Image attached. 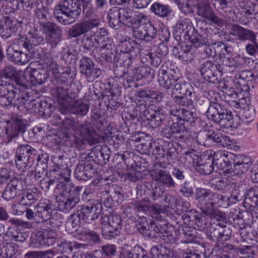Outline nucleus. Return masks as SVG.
Listing matches in <instances>:
<instances>
[{"label": "nucleus", "mask_w": 258, "mask_h": 258, "mask_svg": "<svg viewBox=\"0 0 258 258\" xmlns=\"http://www.w3.org/2000/svg\"><path fill=\"white\" fill-rule=\"evenodd\" d=\"M100 194V201L107 208L118 205L121 203L124 198L122 188L116 184L112 185L108 191H103Z\"/></svg>", "instance_id": "10"}, {"label": "nucleus", "mask_w": 258, "mask_h": 258, "mask_svg": "<svg viewBox=\"0 0 258 258\" xmlns=\"http://www.w3.org/2000/svg\"><path fill=\"white\" fill-rule=\"evenodd\" d=\"M149 227L150 228L148 229V231L147 233H146V236L151 238L162 237L161 229L155 221L152 220H150Z\"/></svg>", "instance_id": "62"}, {"label": "nucleus", "mask_w": 258, "mask_h": 258, "mask_svg": "<svg viewBox=\"0 0 258 258\" xmlns=\"http://www.w3.org/2000/svg\"><path fill=\"white\" fill-rule=\"evenodd\" d=\"M193 217L194 219L186 214L182 216V218L186 224L193 227L196 229L200 230L204 229L207 222V220L205 216L201 214H198L195 215Z\"/></svg>", "instance_id": "35"}, {"label": "nucleus", "mask_w": 258, "mask_h": 258, "mask_svg": "<svg viewBox=\"0 0 258 258\" xmlns=\"http://www.w3.org/2000/svg\"><path fill=\"white\" fill-rule=\"evenodd\" d=\"M162 58L156 54L147 52L142 56V61L147 63V65L150 63L154 67H158L162 62Z\"/></svg>", "instance_id": "55"}, {"label": "nucleus", "mask_w": 258, "mask_h": 258, "mask_svg": "<svg viewBox=\"0 0 258 258\" xmlns=\"http://www.w3.org/2000/svg\"><path fill=\"white\" fill-rule=\"evenodd\" d=\"M36 238H34L33 242L35 244L34 247H40L43 245H49L50 242L53 243L54 241V236L51 234V232L49 234L46 231H39L37 233Z\"/></svg>", "instance_id": "43"}, {"label": "nucleus", "mask_w": 258, "mask_h": 258, "mask_svg": "<svg viewBox=\"0 0 258 258\" xmlns=\"http://www.w3.org/2000/svg\"><path fill=\"white\" fill-rule=\"evenodd\" d=\"M196 140L199 145L205 147H211V141L210 140V135L205 131H201L197 133L196 136Z\"/></svg>", "instance_id": "63"}, {"label": "nucleus", "mask_w": 258, "mask_h": 258, "mask_svg": "<svg viewBox=\"0 0 258 258\" xmlns=\"http://www.w3.org/2000/svg\"><path fill=\"white\" fill-rule=\"evenodd\" d=\"M211 224L207 229L206 233L209 238L213 241H226L231 235V230L224 223L217 221Z\"/></svg>", "instance_id": "11"}, {"label": "nucleus", "mask_w": 258, "mask_h": 258, "mask_svg": "<svg viewBox=\"0 0 258 258\" xmlns=\"http://www.w3.org/2000/svg\"><path fill=\"white\" fill-rule=\"evenodd\" d=\"M101 24L99 18H91L87 20L79 21L69 29L68 35L70 38H77L99 27Z\"/></svg>", "instance_id": "7"}, {"label": "nucleus", "mask_w": 258, "mask_h": 258, "mask_svg": "<svg viewBox=\"0 0 258 258\" xmlns=\"http://www.w3.org/2000/svg\"><path fill=\"white\" fill-rule=\"evenodd\" d=\"M30 82L35 84H42L45 82L48 77L47 74L44 70L33 69L29 74Z\"/></svg>", "instance_id": "48"}, {"label": "nucleus", "mask_w": 258, "mask_h": 258, "mask_svg": "<svg viewBox=\"0 0 258 258\" xmlns=\"http://www.w3.org/2000/svg\"><path fill=\"white\" fill-rule=\"evenodd\" d=\"M126 258H148L144 253L143 249L139 246H135L126 251Z\"/></svg>", "instance_id": "64"}, {"label": "nucleus", "mask_w": 258, "mask_h": 258, "mask_svg": "<svg viewBox=\"0 0 258 258\" xmlns=\"http://www.w3.org/2000/svg\"><path fill=\"white\" fill-rule=\"evenodd\" d=\"M215 9L224 17L231 8L228 6L227 0H212Z\"/></svg>", "instance_id": "58"}, {"label": "nucleus", "mask_w": 258, "mask_h": 258, "mask_svg": "<svg viewBox=\"0 0 258 258\" xmlns=\"http://www.w3.org/2000/svg\"><path fill=\"white\" fill-rule=\"evenodd\" d=\"M81 6L80 0H63L55 7L53 14L59 23L69 25L80 17Z\"/></svg>", "instance_id": "2"}, {"label": "nucleus", "mask_w": 258, "mask_h": 258, "mask_svg": "<svg viewBox=\"0 0 258 258\" xmlns=\"http://www.w3.org/2000/svg\"><path fill=\"white\" fill-rule=\"evenodd\" d=\"M120 230L114 229L110 225H104L102 227V234L106 239H112L119 235Z\"/></svg>", "instance_id": "59"}, {"label": "nucleus", "mask_w": 258, "mask_h": 258, "mask_svg": "<svg viewBox=\"0 0 258 258\" xmlns=\"http://www.w3.org/2000/svg\"><path fill=\"white\" fill-rule=\"evenodd\" d=\"M243 58L240 56L234 57H225L222 64V72L225 73H234L243 68Z\"/></svg>", "instance_id": "28"}, {"label": "nucleus", "mask_w": 258, "mask_h": 258, "mask_svg": "<svg viewBox=\"0 0 258 258\" xmlns=\"http://www.w3.org/2000/svg\"><path fill=\"white\" fill-rule=\"evenodd\" d=\"M185 131V127L183 123L180 124L178 122H173L169 128L166 129L164 135L166 138H169L171 135L180 134L183 133Z\"/></svg>", "instance_id": "56"}, {"label": "nucleus", "mask_w": 258, "mask_h": 258, "mask_svg": "<svg viewBox=\"0 0 258 258\" xmlns=\"http://www.w3.org/2000/svg\"><path fill=\"white\" fill-rule=\"evenodd\" d=\"M194 29L191 21L188 19H181L178 20L175 27V31L183 37L188 35L189 31Z\"/></svg>", "instance_id": "45"}, {"label": "nucleus", "mask_w": 258, "mask_h": 258, "mask_svg": "<svg viewBox=\"0 0 258 258\" xmlns=\"http://www.w3.org/2000/svg\"><path fill=\"white\" fill-rule=\"evenodd\" d=\"M162 97L163 94L151 92L149 90H139L136 93V99L139 102L142 101L145 102L149 98L154 99L157 102H160Z\"/></svg>", "instance_id": "44"}, {"label": "nucleus", "mask_w": 258, "mask_h": 258, "mask_svg": "<svg viewBox=\"0 0 258 258\" xmlns=\"http://www.w3.org/2000/svg\"><path fill=\"white\" fill-rule=\"evenodd\" d=\"M164 155L169 162L171 160L175 159L177 156L176 148L172 143L168 142L164 143Z\"/></svg>", "instance_id": "61"}, {"label": "nucleus", "mask_w": 258, "mask_h": 258, "mask_svg": "<svg viewBox=\"0 0 258 258\" xmlns=\"http://www.w3.org/2000/svg\"><path fill=\"white\" fill-rule=\"evenodd\" d=\"M80 69L81 73L85 75L89 82H92L102 74L101 70L96 67L92 60L89 57H84L81 59Z\"/></svg>", "instance_id": "14"}, {"label": "nucleus", "mask_w": 258, "mask_h": 258, "mask_svg": "<svg viewBox=\"0 0 258 258\" xmlns=\"http://www.w3.org/2000/svg\"><path fill=\"white\" fill-rule=\"evenodd\" d=\"M36 150L29 145L21 146L17 151L16 159L15 160L17 167L25 170L27 167L32 165L35 157L37 164L35 169L46 171L49 160V156L47 154L37 155Z\"/></svg>", "instance_id": "1"}, {"label": "nucleus", "mask_w": 258, "mask_h": 258, "mask_svg": "<svg viewBox=\"0 0 258 258\" xmlns=\"http://www.w3.org/2000/svg\"><path fill=\"white\" fill-rule=\"evenodd\" d=\"M109 151H105L104 149H94L89 154V158L98 164L103 165L106 164L109 161L110 154Z\"/></svg>", "instance_id": "42"}, {"label": "nucleus", "mask_w": 258, "mask_h": 258, "mask_svg": "<svg viewBox=\"0 0 258 258\" xmlns=\"http://www.w3.org/2000/svg\"><path fill=\"white\" fill-rule=\"evenodd\" d=\"M89 32L90 35H84L83 37L82 41L84 47L87 49H91L94 47L98 42L99 38L108 35V31L105 28H97L96 29L92 30V32Z\"/></svg>", "instance_id": "21"}, {"label": "nucleus", "mask_w": 258, "mask_h": 258, "mask_svg": "<svg viewBox=\"0 0 258 258\" xmlns=\"http://www.w3.org/2000/svg\"><path fill=\"white\" fill-rule=\"evenodd\" d=\"M233 168H227L226 173L231 175H239L246 172L250 167L251 162L249 156H240L234 160Z\"/></svg>", "instance_id": "18"}, {"label": "nucleus", "mask_w": 258, "mask_h": 258, "mask_svg": "<svg viewBox=\"0 0 258 258\" xmlns=\"http://www.w3.org/2000/svg\"><path fill=\"white\" fill-rule=\"evenodd\" d=\"M152 178L159 181L166 187L172 188L175 186V183L169 171L162 169L156 170L152 174Z\"/></svg>", "instance_id": "32"}, {"label": "nucleus", "mask_w": 258, "mask_h": 258, "mask_svg": "<svg viewBox=\"0 0 258 258\" xmlns=\"http://www.w3.org/2000/svg\"><path fill=\"white\" fill-rule=\"evenodd\" d=\"M72 128L80 135V137L76 135L74 136L73 141L76 146L79 147L84 144L85 141L89 144H95L97 142V138L95 131L87 122L80 123L79 122H74Z\"/></svg>", "instance_id": "5"}, {"label": "nucleus", "mask_w": 258, "mask_h": 258, "mask_svg": "<svg viewBox=\"0 0 258 258\" xmlns=\"http://www.w3.org/2000/svg\"><path fill=\"white\" fill-rule=\"evenodd\" d=\"M174 91L180 96H175V102L182 106L191 105L196 99L194 88L189 82L180 81L175 84Z\"/></svg>", "instance_id": "4"}, {"label": "nucleus", "mask_w": 258, "mask_h": 258, "mask_svg": "<svg viewBox=\"0 0 258 258\" xmlns=\"http://www.w3.org/2000/svg\"><path fill=\"white\" fill-rule=\"evenodd\" d=\"M229 11L224 16L228 21L237 22L241 25H246L249 22L248 19L242 14H235V12L232 9H229Z\"/></svg>", "instance_id": "47"}, {"label": "nucleus", "mask_w": 258, "mask_h": 258, "mask_svg": "<svg viewBox=\"0 0 258 258\" xmlns=\"http://www.w3.org/2000/svg\"><path fill=\"white\" fill-rule=\"evenodd\" d=\"M102 210V204L98 200H92L82 207L77 217L79 220L90 223L91 221L95 220L99 217Z\"/></svg>", "instance_id": "9"}, {"label": "nucleus", "mask_w": 258, "mask_h": 258, "mask_svg": "<svg viewBox=\"0 0 258 258\" xmlns=\"http://www.w3.org/2000/svg\"><path fill=\"white\" fill-rule=\"evenodd\" d=\"M215 158L212 154H204L200 157L199 162L196 164V170L201 174L208 175L211 173L214 169Z\"/></svg>", "instance_id": "24"}, {"label": "nucleus", "mask_w": 258, "mask_h": 258, "mask_svg": "<svg viewBox=\"0 0 258 258\" xmlns=\"http://www.w3.org/2000/svg\"><path fill=\"white\" fill-rule=\"evenodd\" d=\"M151 24L149 17L142 13L138 15H134L131 10V14L128 15L126 27L128 28H139L142 27V26Z\"/></svg>", "instance_id": "34"}, {"label": "nucleus", "mask_w": 258, "mask_h": 258, "mask_svg": "<svg viewBox=\"0 0 258 258\" xmlns=\"http://www.w3.org/2000/svg\"><path fill=\"white\" fill-rule=\"evenodd\" d=\"M171 73V70L164 65L160 68L158 71V82L160 86L166 89L172 88L177 82L176 79Z\"/></svg>", "instance_id": "25"}, {"label": "nucleus", "mask_w": 258, "mask_h": 258, "mask_svg": "<svg viewBox=\"0 0 258 258\" xmlns=\"http://www.w3.org/2000/svg\"><path fill=\"white\" fill-rule=\"evenodd\" d=\"M7 55L9 60L23 64L28 63L31 58V55L26 51L24 53L22 51L15 50L12 47L7 49Z\"/></svg>", "instance_id": "33"}, {"label": "nucleus", "mask_w": 258, "mask_h": 258, "mask_svg": "<svg viewBox=\"0 0 258 258\" xmlns=\"http://www.w3.org/2000/svg\"><path fill=\"white\" fill-rule=\"evenodd\" d=\"M133 74L137 80L145 79L147 82H150L154 77L155 71L149 67L140 66L134 70Z\"/></svg>", "instance_id": "40"}, {"label": "nucleus", "mask_w": 258, "mask_h": 258, "mask_svg": "<svg viewBox=\"0 0 258 258\" xmlns=\"http://www.w3.org/2000/svg\"><path fill=\"white\" fill-rule=\"evenodd\" d=\"M131 9L128 8L113 7L110 9L107 13L109 25L115 29H118L122 25L127 26L128 15Z\"/></svg>", "instance_id": "8"}, {"label": "nucleus", "mask_w": 258, "mask_h": 258, "mask_svg": "<svg viewBox=\"0 0 258 258\" xmlns=\"http://www.w3.org/2000/svg\"><path fill=\"white\" fill-rule=\"evenodd\" d=\"M197 238L195 234L191 230H188L187 227L182 230V233L179 235V239L182 243H189L194 242Z\"/></svg>", "instance_id": "60"}, {"label": "nucleus", "mask_w": 258, "mask_h": 258, "mask_svg": "<svg viewBox=\"0 0 258 258\" xmlns=\"http://www.w3.org/2000/svg\"><path fill=\"white\" fill-rule=\"evenodd\" d=\"M239 5L243 12L248 16H254L256 11H257L258 4H253L249 1H239Z\"/></svg>", "instance_id": "52"}, {"label": "nucleus", "mask_w": 258, "mask_h": 258, "mask_svg": "<svg viewBox=\"0 0 258 258\" xmlns=\"http://www.w3.org/2000/svg\"><path fill=\"white\" fill-rule=\"evenodd\" d=\"M190 40L192 45L197 48L206 45L209 42V39L205 33L201 34L196 33L190 36Z\"/></svg>", "instance_id": "54"}, {"label": "nucleus", "mask_w": 258, "mask_h": 258, "mask_svg": "<svg viewBox=\"0 0 258 258\" xmlns=\"http://www.w3.org/2000/svg\"><path fill=\"white\" fill-rule=\"evenodd\" d=\"M142 115L152 128L158 127L163 121L165 120V117L163 112L161 110H156L153 106L149 107L144 110Z\"/></svg>", "instance_id": "20"}, {"label": "nucleus", "mask_w": 258, "mask_h": 258, "mask_svg": "<svg viewBox=\"0 0 258 258\" xmlns=\"http://www.w3.org/2000/svg\"><path fill=\"white\" fill-rule=\"evenodd\" d=\"M230 34L241 41H253L255 40V35L252 31L244 28L238 24H231Z\"/></svg>", "instance_id": "29"}, {"label": "nucleus", "mask_w": 258, "mask_h": 258, "mask_svg": "<svg viewBox=\"0 0 258 258\" xmlns=\"http://www.w3.org/2000/svg\"><path fill=\"white\" fill-rule=\"evenodd\" d=\"M179 59L183 61H190L195 57V52L192 50L191 46L184 45L181 46L180 50L176 54Z\"/></svg>", "instance_id": "49"}, {"label": "nucleus", "mask_w": 258, "mask_h": 258, "mask_svg": "<svg viewBox=\"0 0 258 258\" xmlns=\"http://www.w3.org/2000/svg\"><path fill=\"white\" fill-rule=\"evenodd\" d=\"M45 39L52 48L56 47L61 40L62 31L51 23H48L45 27Z\"/></svg>", "instance_id": "23"}, {"label": "nucleus", "mask_w": 258, "mask_h": 258, "mask_svg": "<svg viewBox=\"0 0 258 258\" xmlns=\"http://www.w3.org/2000/svg\"><path fill=\"white\" fill-rule=\"evenodd\" d=\"M197 14L212 21L218 26H221L224 24V20L214 13L209 3L197 6Z\"/></svg>", "instance_id": "31"}, {"label": "nucleus", "mask_w": 258, "mask_h": 258, "mask_svg": "<svg viewBox=\"0 0 258 258\" xmlns=\"http://www.w3.org/2000/svg\"><path fill=\"white\" fill-rule=\"evenodd\" d=\"M151 11L156 16L161 18L168 17L171 12L170 8L168 5L157 2L152 4Z\"/></svg>", "instance_id": "46"}, {"label": "nucleus", "mask_w": 258, "mask_h": 258, "mask_svg": "<svg viewBox=\"0 0 258 258\" xmlns=\"http://www.w3.org/2000/svg\"><path fill=\"white\" fill-rule=\"evenodd\" d=\"M52 205L49 200H44L40 202L34 209L36 210V218H37V223H43L48 221L51 227H54L56 225L54 224L53 219L51 218V214L52 212Z\"/></svg>", "instance_id": "15"}, {"label": "nucleus", "mask_w": 258, "mask_h": 258, "mask_svg": "<svg viewBox=\"0 0 258 258\" xmlns=\"http://www.w3.org/2000/svg\"><path fill=\"white\" fill-rule=\"evenodd\" d=\"M96 172V169L91 163L85 162L77 165L74 174L78 179L87 181L92 178Z\"/></svg>", "instance_id": "30"}, {"label": "nucleus", "mask_w": 258, "mask_h": 258, "mask_svg": "<svg viewBox=\"0 0 258 258\" xmlns=\"http://www.w3.org/2000/svg\"><path fill=\"white\" fill-rule=\"evenodd\" d=\"M185 156L184 157L187 166L192 165L194 167H196V164L199 162L200 157L196 154V151L193 149H191L186 151L184 153Z\"/></svg>", "instance_id": "57"}, {"label": "nucleus", "mask_w": 258, "mask_h": 258, "mask_svg": "<svg viewBox=\"0 0 258 258\" xmlns=\"http://www.w3.org/2000/svg\"><path fill=\"white\" fill-rule=\"evenodd\" d=\"M4 75L5 78L14 79L18 85H24L26 80V71L22 73L21 71H16L13 66L6 67Z\"/></svg>", "instance_id": "37"}, {"label": "nucleus", "mask_w": 258, "mask_h": 258, "mask_svg": "<svg viewBox=\"0 0 258 258\" xmlns=\"http://www.w3.org/2000/svg\"><path fill=\"white\" fill-rule=\"evenodd\" d=\"M215 192L208 189L198 188L196 189V198L202 212L206 216L211 217L215 215L214 209Z\"/></svg>", "instance_id": "6"}, {"label": "nucleus", "mask_w": 258, "mask_h": 258, "mask_svg": "<svg viewBox=\"0 0 258 258\" xmlns=\"http://www.w3.org/2000/svg\"><path fill=\"white\" fill-rule=\"evenodd\" d=\"M200 72L203 78L210 83H215L219 81L220 70L218 66L211 61H205L201 66Z\"/></svg>", "instance_id": "17"}, {"label": "nucleus", "mask_w": 258, "mask_h": 258, "mask_svg": "<svg viewBox=\"0 0 258 258\" xmlns=\"http://www.w3.org/2000/svg\"><path fill=\"white\" fill-rule=\"evenodd\" d=\"M218 88L220 91L225 93L223 99L230 105L236 106L238 104V92L235 90V88L232 81L223 80L218 83Z\"/></svg>", "instance_id": "16"}, {"label": "nucleus", "mask_w": 258, "mask_h": 258, "mask_svg": "<svg viewBox=\"0 0 258 258\" xmlns=\"http://www.w3.org/2000/svg\"><path fill=\"white\" fill-rule=\"evenodd\" d=\"M39 198L38 192L35 189H27L22 192L18 197V202L21 204L25 205L27 207H30L38 200Z\"/></svg>", "instance_id": "38"}, {"label": "nucleus", "mask_w": 258, "mask_h": 258, "mask_svg": "<svg viewBox=\"0 0 258 258\" xmlns=\"http://www.w3.org/2000/svg\"><path fill=\"white\" fill-rule=\"evenodd\" d=\"M119 47L121 52V55H125L129 59V62L135 59L137 54L141 50V45L134 40H125L121 42L119 44Z\"/></svg>", "instance_id": "19"}, {"label": "nucleus", "mask_w": 258, "mask_h": 258, "mask_svg": "<svg viewBox=\"0 0 258 258\" xmlns=\"http://www.w3.org/2000/svg\"><path fill=\"white\" fill-rule=\"evenodd\" d=\"M4 131L6 135L11 139L17 136L19 133L24 131L25 124L23 120L19 118H12L5 121Z\"/></svg>", "instance_id": "27"}, {"label": "nucleus", "mask_w": 258, "mask_h": 258, "mask_svg": "<svg viewBox=\"0 0 258 258\" xmlns=\"http://www.w3.org/2000/svg\"><path fill=\"white\" fill-rule=\"evenodd\" d=\"M234 74L233 78L231 80L232 83L233 84L234 87L237 90V92L241 89L242 84L246 81H251L252 80L249 79V76L251 75L250 71L248 70H239L237 72L233 73Z\"/></svg>", "instance_id": "39"}, {"label": "nucleus", "mask_w": 258, "mask_h": 258, "mask_svg": "<svg viewBox=\"0 0 258 258\" xmlns=\"http://www.w3.org/2000/svg\"><path fill=\"white\" fill-rule=\"evenodd\" d=\"M1 91H3V94H1V105L6 107L11 106L16 95L13 87L10 84L8 86L1 84Z\"/></svg>", "instance_id": "41"}, {"label": "nucleus", "mask_w": 258, "mask_h": 258, "mask_svg": "<svg viewBox=\"0 0 258 258\" xmlns=\"http://www.w3.org/2000/svg\"><path fill=\"white\" fill-rule=\"evenodd\" d=\"M21 185L22 182L18 179H11L3 192L4 199L6 201L13 199L17 195V189L21 187Z\"/></svg>", "instance_id": "36"}, {"label": "nucleus", "mask_w": 258, "mask_h": 258, "mask_svg": "<svg viewBox=\"0 0 258 258\" xmlns=\"http://www.w3.org/2000/svg\"><path fill=\"white\" fill-rule=\"evenodd\" d=\"M221 99L215 96L211 101L210 106L206 112L207 117L224 128L231 126L233 116L231 112L227 109L225 104L220 102Z\"/></svg>", "instance_id": "3"}, {"label": "nucleus", "mask_w": 258, "mask_h": 258, "mask_svg": "<svg viewBox=\"0 0 258 258\" xmlns=\"http://www.w3.org/2000/svg\"><path fill=\"white\" fill-rule=\"evenodd\" d=\"M71 107L72 113L82 116H84L87 113L89 108L87 104L83 103L79 100L74 101L71 105Z\"/></svg>", "instance_id": "50"}, {"label": "nucleus", "mask_w": 258, "mask_h": 258, "mask_svg": "<svg viewBox=\"0 0 258 258\" xmlns=\"http://www.w3.org/2000/svg\"><path fill=\"white\" fill-rule=\"evenodd\" d=\"M68 187L64 189H57L59 191V194L56 198L58 203V208L62 211L67 212L74 208L76 204L79 203L80 200L78 196L71 195V190Z\"/></svg>", "instance_id": "12"}, {"label": "nucleus", "mask_w": 258, "mask_h": 258, "mask_svg": "<svg viewBox=\"0 0 258 258\" xmlns=\"http://www.w3.org/2000/svg\"><path fill=\"white\" fill-rule=\"evenodd\" d=\"M60 172L61 170L59 171L53 169L51 171V175H53L54 178L50 179L49 177H46V178H43L42 180L39 181L41 188L45 191H47L55 183H56L57 184L58 183V181L54 175L57 176L58 174Z\"/></svg>", "instance_id": "53"}, {"label": "nucleus", "mask_w": 258, "mask_h": 258, "mask_svg": "<svg viewBox=\"0 0 258 258\" xmlns=\"http://www.w3.org/2000/svg\"><path fill=\"white\" fill-rule=\"evenodd\" d=\"M243 206L250 212L258 210V185L250 187L245 192Z\"/></svg>", "instance_id": "22"}, {"label": "nucleus", "mask_w": 258, "mask_h": 258, "mask_svg": "<svg viewBox=\"0 0 258 258\" xmlns=\"http://www.w3.org/2000/svg\"><path fill=\"white\" fill-rule=\"evenodd\" d=\"M71 172L70 169L66 168L61 170V172H59L58 176L54 175L58 180V183L56 185L54 189L55 192L57 193V189L66 190L67 188L69 187L71 189L70 192L71 195H75L77 196L80 194L82 189V186H75L73 184L69 183Z\"/></svg>", "instance_id": "13"}, {"label": "nucleus", "mask_w": 258, "mask_h": 258, "mask_svg": "<svg viewBox=\"0 0 258 258\" xmlns=\"http://www.w3.org/2000/svg\"><path fill=\"white\" fill-rule=\"evenodd\" d=\"M232 154L221 150L216 152L214 154L215 165L217 166L218 169L225 170L224 172L226 173V170L227 168H232V164L234 160L232 158Z\"/></svg>", "instance_id": "26"}, {"label": "nucleus", "mask_w": 258, "mask_h": 258, "mask_svg": "<svg viewBox=\"0 0 258 258\" xmlns=\"http://www.w3.org/2000/svg\"><path fill=\"white\" fill-rule=\"evenodd\" d=\"M222 48H223V45L222 42H215L208 45L206 48L205 52L209 57L213 58L217 56L221 57Z\"/></svg>", "instance_id": "51"}]
</instances>
